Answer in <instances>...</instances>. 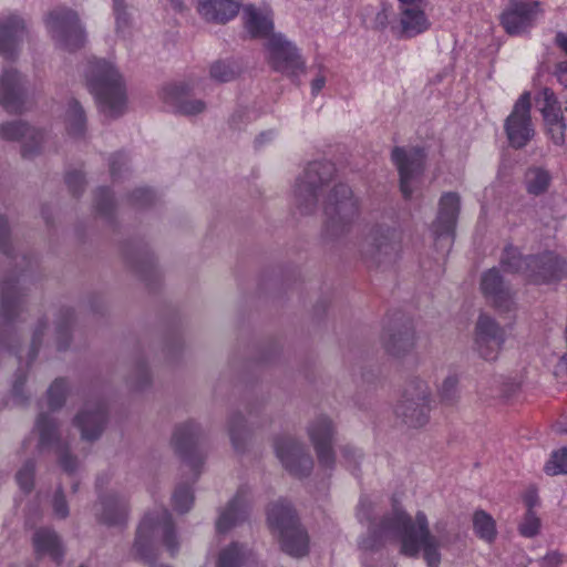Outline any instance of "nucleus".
<instances>
[{"mask_svg": "<svg viewBox=\"0 0 567 567\" xmlns=\"http://www.w3.org/2000/svg\"><path fill=\"white\" fill-rule=\"evenodd\" d=\"M62 466L66 470V471H71L73 468V461L69 460V458H64L62 461Z\"/></svg>", "mask_w": 567, "mask_h": 567, "instance_id": "nucleus-52", "label": "nucleus"}, {"mask_svg": "<svg viewBox=\"0 0 567 567\" xmlns=\"http://www.w3.org/2000/svg\"><path fill=\"white\" fill-rule=\"evenodd\" d=\"M267 59L275 71L287 75H297L303 62L297 49L281 34H272L266 43Z\"/></svg>", "mask_w": 567, "mask_h": 567, "instance_id": "nucleus-10", "label": "nucleus"}, {"mask_svg": "<svg viewBox=\"0 0 567 567\" xmlns=\"http://www.w3.org/2000/svg\"><path fill=\"white\" fill-rule=\"evenodd\" d=\"M390 19V12L388 9H382L377 13L375 22L379 28L384 29L386 28Z\"/></svg>", "mask_w": 567, "mask_h": 567, "instance_id": "nucleus-44", "label": "nucleus"}, {"mask_svg": "<svg viewBox=\"0 0 567 567\" xmlns=\"http://www.w3.org/2000/svg\"><path fill=\"white\" fill-rule=\"evenodd\" d=\"M37 429L40 431L41 434V444H44L47 442V431L44 426V419L40 417L37 422Z\"/></svg>", "mask_w": 567, "mask_h": 567, "instance_id": "nucleus-48", "label": "nucleus"}, {"mask_svg": "<svg viewBox=\"0 0 567 567\" xmlns=\"http://www.w3.org/2000/svg\"><path fill=\"white\" fill-rule=\"evenodd\" d=\"M86 81L105 115L116 116L122 113L125 106V92L122 78L112 64L104 60L90 63Z\"/></svg>", "mask_w": 567, "mask_h": 567, "instance_id": "nucleus-3", "label": "nucleus"}, {"mask_svg": "<svg viewBox=\"0 0 567 567\" xmlns=\"http://www.w3.org/2000/svg\"><path fill=\"white\" fill-rule=\"evenodd\" d=\"M33 545L39 555H49L58 560L61 557V544L58 536L48 529H40L33 537Z\"/></svg>", "mask_w": 567, "mask_h": 567, "instance_id": "nucleus-27", "label": "nucleus"}, {"mask_svg": "<svg viewBox=\"0 0 567 567\" xmlns=\"http://www.w3.org/2000/svg\"><path fill=\"white\" fill-rule=\"evenodd\" d=\"M457 379L455 377L446 378L439 390L441 402L444 404H451L455 399Z\"/></svg>", "mask_w": 567, "mask_h": 567, "instance_id": "nucleus-38", "label": "nucleus"}, {"mask_svg": "<svg viewBox=\"0 0 567 567\" xmlns=\"http://www.w3.org/2000/svg\"><path fill=\"white\" fill-rule=\"evenodd\" d=\"M548 475L567 474V447L554 451L544 466Z\"/></svg>", "mask_w": 567, "mask_h": 567, "instance_id": "nucleus-32", "label": "nucleus"}, {"mask_svg": "<svg viewBox=\"0 0 567 567\" xmlns=\"http://www.w3.org/2000/svg\"><path fill=\"white\" fill-rule=\"evenodd\" d=\"M333 172L334 167L331 163H311L296 186V198L299 207L308 213L319 197L327 194L324 213L334 223V214L344 219L357 212V204L347 185L340 184L329 188Z\"/></svg>", "mask_w": 567, "mask_h": 567, "instance_id": "nucleus-2", "label": "nucleus"}, {"mask_svg": "<svg viewBox=\"0 0 567 567\" xmlns=\"http://www.w3.org/2000/svg\"><path fill=\"white\" fill-rule=\"evenodd\" d=\"M270 529L278 534L281 548L292 557H301L308 553L309 539L307 533L300 527L293 512L285 503H276L268 511Z\"/></svg>", "mask_w": 567, "mask_h": 567, "instance_id": "nucleus-5", "label": "nucleus"}, {"mask_svg": "<svg viewBox=\"0 0 567 567\" xmlns=\"http://www.w3.org/2000/svg\"><path fill=\"white\" fill-rule=\"evenodd\" d=\"M526 505L528 506V511L524 516L522 523L519 524V533L524 537H534L539 533L540 529V519L538 516L532 511L533 505L535 504V497L528 496L525 499Z\"/></svg>", "mask_w": 567, "mask_h": 567, "instance_id": "nucleus-30", "label": "nucleus"}, {"mask_svg": "<svg viewBox=\"0 0 567 567\" xmlns=\"http://www.w3.org/2000/svg\"><path fill=\"white\" fill-rule=\"evenodd\" d=\"M326 84V79L324 76L320 75V76H317L312 82H311V90H312V94H318L321 89Z\"/></svg>", "mask_w": 567, "mask_h": 567, "instance_id": "nucleus-47", "label": "nucleus"}, {"mask_svg": "<svg viewBox=\"0 0 567 567\" xmlns=\"http://www.w3.org/2000/svg\"><path fill=\"white\" fill-rule=\"evenodd\" d=\"M155 535L163 537L166 548L172 554L176 551L171 516L167 511H161L156 517L146 515L141 522L135 540V548L141 555H144V547Z\"/></svg>", "mask_w": 567, "mask_h": 567, "instance_id": "nucleus-11", "label": "nucleus"}, {"mask_svg": "<svg viewBox=\"0 0 567 567\" xmlns=\"http://www.w3.org/2000/svg\"><path fill=\"white\" fill-rule=\"evenodd\" d=\"M0 136L8 141H22V152L24 156L29 155L32 151L29 147L30 143L38 145L39 140L42 138V135L38 131L18 122L1 125Z\"/></svg>", "mask_w": 567, "mask_h": 567, "instance_id": "nucleus-24", "label": "nucleus"}, {"mask_svg": "<svg viewBox=\"0 0 567 567\" xmlns=\"http://www.w3.org/2000/svg\"><path fill=\"white\" fill-rule=\"evenodd\" d=\"M163 100L176 109L177 112L186 115H195L205 109V104L199 101H190L188 92L184 86L173 85L164 89Z\"/></svg>", "mask_w": 567, "mask_h": 567, "instance_id": "nucleus-22", "label": "nucleus"}, {"mask_svg": "<svg viewBox=\"0 0 567 567\" xmlns=\"http://www.w3.org/2000/svg\"><path fill=\"white\" fill-rule=\"evenodd\" d=\"M45 23L52 39L61 49L74 51L83 45L85 34L76 13L72 10H54L49 14Z\"/></svg>", "mask_w": 567, "mask_h": 567, "instance_id": "nucleus-7", "label": "nucleus"}, {"mask_svg": "<svg viewBox=\"0 0 567 567\" xmlns=\"http://www.w3.org/2000/svg\"><path fill=\"white\" fill-rule=\"evenodd\" d=\"M243 21L246 31L252 38H265L269 39L271 37V31L274 28L272 22V13L271 11L264 7L257 8L255 6H246L243 10Z\"/></svg>", "mask_w": 567, "mask_h": 567, "instance_id": "nucleus-18", "label": "nucleus"}, {"mask_svg": "<svg viewBox=\"0 0 567 567\" xmlns=\"http://www.w3.org/2000/svg\"><path fill=\"white\" fill-rule=\"evenodd\" d=\"M53 509L58 517H65L68 515V506L62 495H56L53 501Z\"/></svg>", "mask_w": 567, "mask_h": 567, "instance_id": "nucleus-43", "label": "nucleus"}, {"mask_svg": "<svg viewBox=\"0 0 567 567\" xmlns=\"http://www.w3.org/2000/svg\"><path fill=\"white\" fill-rule=\"evenodd\" d=\"M505 342V332L493 318L481 315L475 326L474 344L478 354L495 360Z\"/></svg>", "mask_w": 567, "mask_h": 567, "instance_id": "nucleus-12", "label": "nucleus"}, {"mask_svg": "<svg viewBox=\"0 0 567 567\" xmlns=\"http://www.w3.org/2000/svg\"><path fill=\"white\" fill-rule=\"evenodd\" d=\"M392 159L400 174L401 190L405 197H409L412 194L411 184L422 172L424 154L419 148L396 147L392 152Z\"/></svg>", "mask_w": 567, "mask_h": 567, "instance_id": "nucleus-14", "label": "nucleus"}, {"mask_svg": "<svg viewBox=\"0 0 567 567\" xmlns=\"http://www.w3.org/2000/svg\"><path fill=\"white\" fill-rule=\"evenodd\" d=\"M551 176L543 167H530L525 173V187L528 194L538 196L546 193L550 186Z\"/></svg>", "mask_w": 567, "mask_h": 567, "instance_id": "nucleus-29", "label": "nucleus"}, {"mask_svg": "<svg viewBox=\"0 0 567 567\" xmlns=\"http://www.w3.org/2000/svg\"><path fill=\"white\" fill-rule=\"evenodd\" d=\"M556 43L559 48H561L567 53V34L558 33L556 35Z\"/></svg>", "mask_w": 567, "mask_h": 567, "instance_id": "nucleus-49", "label": "nucleus"}, {"mask_svg": "<svg viewBox=\"0 0 567 567\" xmlns=\"http://www.w3.org/2000/svg\"><path fill=\"white\" fill-rule=\"evenodd\" d=\"M246 501L243 496H236L228 505V507L220 514L217 520V530L224 533L231 526L236 525L237 522L245 518L246 514Z\"/></svg>", "mask_w": 567, "mask_h": 567, "instance_id": "nucleus-26", "label": "nucleus"}, {"mask_svg": "<svg viewBox=\"0 0 567 567\" xmlns=\"http://www.w3.org/2000/svg\"><path fill=\"white\" fill-rule=\"evenodd\" d=\"M24 35L23 21L17 16L0 18V54L11 58Z\"/></svg>", "mask_w": 567, "mask_h": 567, "instance_id": "nucleus-19", "label": "nucleus"}, {"mask_svg": "<svg viewBox=\"0 0 567 567\" xmlns=\"http://www.w3.org/2000/svg\"><path fill=\"white\" fill-rule=\"evenodd\" d=\"M530 93L524 92L516 101L505 122L508 141L516 148L525 146L535 134L530 118Z\"/></svg>", "mask_w": 567, "mask_h": 567, "instance_id": "nucleus-8", "label": "nucleus"}, {"mask_svg": "<svg viewBox=\"0 0 567 567\" xmlns=\"http://www.w3.org/2000/svg\"><path fill=\"white\" fill-rule=\"evenodd\" d=\"M22 96L21 79L17 71L6 70L0 79V104L7 110H20Z\"/></svg>", "mask_w": 567, "mask_h": 567, "instance_id": "nucleus-21", "label": "nucleus"}, {"mask_svg": "<svg viewBox=\"0 0 567 567\" xmlns=\"http://www.w3.org/2000/svg\"><path fill=\"white\" fill-rule=\"evenodd\" d=\"M424 0H398L400 7L423 3Z\"/></svg>", "mask_w": 567, "mask_h": 567, "instance_id": "nucleus-50", "label": "nucleus"}, {"mask_svg": "<svg viewBox=\"0 0 567 567\" xmlns=\"http://www.w3.org/2000/svg\"><path fill=\"white\" fill-rule=\"evenodd\" d=\"M395 413L405 424L420 427L427 423L430 415V389L422 380H412L404 389Z\"/></svg>", "mask_w": 567, "mask_h": 567, "instance_id": "nucleus-6", "label": "nucleus"}, {"mask_svg": "<svg viewBox=\"0 0 567 567\" xmlns=\"http://www.w3.org/2000/svg\"><path fill=\"white\" fill-rule=\"evenodd\" d=\"M540 112L544 122L556 121L557 118L564 117L558 105V101L553 91L544 89L542 91V107Z\"/></svg>", "mask_w": 567, "mask_h": 567, "instance_id": "nucleus-31", "label": "nucleus"}, {"mask_svg": "<svg viewBox=\"0 0 567 567\" xmlns=\"http://www.w3.org/2000/svg\"><path fill=\"white\" fill-rule=\"evenodd\" d=\"M556 76L563 85L567 86V62H561L557 65Z\"/></svg>", "mask_w": 567, "mask_h": 567, "instance_id": "nucleus-45", "label": "nucleus"}, {"mask_svg": "<svg viewBox=\"0 0 567 567\" xmlns=\"http://www.w3.org/2000/svg\"><path fill=\"white\" fill-rule=\"evenodd\" d=\"M443 536L431 534L429 520L423 512L416 513L412 519L404 511L395 507L381 525L372 530L371 537L361 543L365 550L374 548V542L399 543L400 553L409 557H417L422 551L429 567H439L441 555L439 548Z\"/></svg>", "mask_w": 567, "mask_h": 567, "instance_id": "nucleus-1", "label": "nucleus"}, {"mask_svg": "<svg viewBox=\"0 0 567 567\" xmlns=\"http://www.w3.org/2000/svg\"><path fill=\"white\" fill-rule=\"evenodd\" d=\"M76 425L85 440L96 439L103 430L104 415L101 410L85 411L75 419Z\"/></svg>", "mask_w": 567, "mask_h": 567, "instance_id": "nucleus-25", "label": "nucleus"}, {"mask_svg": "<svg viewBox=\"0 0 567 567\" xmlns=\"http://www.w3.org/2000/svg\"><path fill=\"white\" fill-rule=\"evenodd\" d=\"M33 465L25 464L17 474V482L23 491H30L33 484Z\"/></svg>", "mask_w": 567, "mask_h": 567, "instance_id": "nucleus-41", "label": "nucleus"}, {"mask_svg": "<svg viewBox=\"0 0 567 567\" xmlns=\"http://www.w3.org/2000/svg\"><path fill=\"white\" fill-rule=\"evenodd\" d=\"M563 555L558 551H549L545 555L539 564L542 567H558L563 564Z\"/></svg>", "mask_w": 567, "mask_h": 567, "instance_id": "nucleus-42", "label": "nucleus"}, {"mask_svg": "<svg viewBox=\"0 0 567 567\" xmlns=\"http://www.w3.org/2000/svg\"><path fill=\"white\" fill-rule=\"evenodd\" d=\"M546 131L550 140L556 145H563L565 142V130L566 124L564 117L557 118L556 121L545 122Z\"/></svg>", "mask_w": 567, "mask_h": 567, "instance_id": "nucleus-36", "label": "nucleus"}, {"mask_svg": "<svg viewBox=\"0 0 567 567\" xmlns=\"http://www.w3.org/2000/svg\"><path fill=\"white\" fill-rule=\"evenodd\" d=\"M474 534L482 540L492 544L497 536L496 522L485 511H476L472 518Z\"/></svg>", "mask_w": 567, "mask_h": 567, "instance_id": "nucleus-28", "label": "nucleus"}, {"mask_svg": "<svg viewBox=\"0 0 567 567\" xmlns=\"http://www.w3.org/2000/svg\"><path fill=\"white\" fill-rule=\"evenodd\" d=\"M481 289L485 297L493 301L496 307H502L511 300L509 291L505 288L497 269H489L483 275Z\"/></svg>", "mask_w": 567, "mask_h": 567, "instance_id": "nucleus-23", "label": "nucleus"}, {"mask_svg": "<svg viewBox=\"0 0 567 567\" xmlns=\"http://www.w3.org/2000/svg\"><path fill=\"white\" fill-rule=\"evenodd\" d=\"M171 6L174 10H182L183 9V1L182 0H169Z\"/></svg>", "mask_w": 567, "mask_h": 567, "instance_id": "nucleus-51", "label": "nucleus"}, {"mask_svg": "<svg viewBox=\"0 0 567 567\" xmlns=\"http://www.w3.org/2000/svg\"><path fill=\"white\" fill-rule=\"evenodd\" d=\"M238 74L237 69H235L228 62H216L210 68V76L217 82H228L234 80Z\"/></svg>", "mask_w": 567, "mask_h": 567, "instance_id": "nucleus-34", "label": "nucleus"}, {"mask_svg": "<svg viewBox=\"0 0 567 567\" xmlns=\"http://www.w3.org/2000/svg\"><path fill=\"white\" fill-rule=\"evenodd\" d=\"M114 11H115V16H116V24H117V28L120 29L122 23L126 22L124 14L122 12V0H114Z\"/></svg>", "mask_w": 567, "mask_h": 567, "instance_id": "nucleus-46", "label": "nucleus"}, {"mask_svg": "<svg viewBox=\"0 0 567 567\" xmlns=\"http://www.w3.org/2000/svg\"><path fill=\"white\" fill-rule=\"evenodd\" d=\"M244 558L245 551L234 544L221 551L217 567H239L244 564Z\"/></svg>", "mask_w": 567, "mask_h": 567, "instance_id": "nucleus-33", "label": "nucleus"}, {"mask_svg": "<svg viewBox=\"0 0 567 567\" xmlns=\"http://www.w3.org/2000/svg\"><path fill=\"white\" fill-rule=\"evenodd\" d=\"M460 206L461 199L456 193H445L442 195L437 217L433 226L437 238L445 237L449 243H452Z\"/></svg>", "mask_w": 567, "mask_h": 567, "instance_id": "nucleus-15", "label": "nucleus"}, {"mask_svg": "<svg viewBox=\"0 0 567 567\" xmlns=\"http://www.w3.org/2000/svg\"><path fill=\"white\" fill-rule=\"evenodd\" d=\"M309 435L317 450L320 463L327 466L330 465L333 460L330 447L332 439L331 422L326 417L319 419L310 426Z\"/></svg>", "mask_w": 567, "mask_h": 567, "instance_id": "nucleus-20", "label": "nucleus"}, {"mask_svg": "<svg viewBox=\"0 0 567 567\" xmlns=\"http://www.w3.org/2000/svg\"><path fill=\"white\" fill-rule=\"evenodd\" d=\"M65 390H66V384L63 380H55L51 384V386L48 391V395H49L50 404L52 406H58L61 404V402L64 398Z\"/></svg>", "mask_w": 567, "mask_h": 567, "instance_id": "nucleus-40", "label": "nucleus"}, {"mask_svg": "<svg viewBox=\"0 0 567 567\" xmlns=\"http://www.w3.org/2000/svg\"><path fill=\"white\" fill-rule=\"evenodd\" d=\"M198 14L207 22L225 24L239 13V0H194Z\"/></svg>", "mask_w": 567, "mask_h": 567, "instance_id": "nucleus-17", "label": "nucleus"}, {"mask_svg": "<svg viewBox=\"0 0 567 567\" xmlns=\"http://www.w3.org/2000/svg\"><path fill=\"white\" fill-rule=\"evenodd\" d=\"M431 20L423 3L400 7L398 23L392 32L401 39L415 38L431 29Z\"/></svg>", "mask_w": 567, "mask_h": 567, "instance_id": "nucleus-13", "label": "nucleus"}, {"mask_svg": "<svg viewBox=\"0 0 567 567\" xmlns=\"http://www.w3.org/2000/svg\"><path fill=\"white\" fill-rule=\"evenodd\" d=\"M502 266L508 271H522L534 284H550L560 280L567 274V264L554 252L523 257L516 250L509 249L502 260Z\"/></svg>", "mask_w": 567, "mask_h": 567, "instance_id": "nucleus-4", "label": "nucleus"}, {"mask_svg": "<svg viewBox=\"0 0 567 567\" xmlns=\"http://www.w3.org/2000/svg\"><path fill=\"white\" fill-rule=\"evenodd\" d=\"M68 122H70V130L74 133H81L84 127V114L78 102L70 103L68 111Z\"/></svg>", "mask_w": 567, "mask_h": 567, "instance_id": "nucleus-35", "label": "nucleus"}, {"mask_svg": "<svg viewBox=\"0 0 567 567\" xmlns=\"http://www.w3.org/2000/svg\"><path fill=\"white\" fill-rule=\"evenodd\" d=\"M126 517V509L124 506H118L114 503L106 505L103 513V522L109 525L122 523Z\"/></svg>", "mask_w": 567, "mask_h": 567, "instance_id": "nucleus-37", "label": "nucleus"}, {"mask_svg": "<svg viewBox=\"0 0 567 567\" xmlns=\"http://www.w3.org/2000/svg\"><path fill=\"white\" fill-rule=\"evenodd\" d=\"M540 13L539 4L528 0H511L499 17L501 25L509 35L530 30Z\"/></svg>", "mask_w": 567, "mask_h": 567, "instance_id": "nucleus-9", "label": "nucleus"}, {"mask_svg": "<svg viewBox=\"0 0 567 567\" xmlns=\"http://www.w3.org/2000/svg\"><path fill=\"white\" fill-rule=\"evenodd\" d=\"M193 501V494L188 487L178 488L173 496L175 508L182 513L190 508Z\"/></svg>", "mask_w": 567, "mask_h": 567, "instance_id": "nucleus-39", "label": "nucleus"}, {"mask_svg": "<svg viewBox=\"0 0 567 567\" xmlns=\"http://www.w3.org/2000/svg\"><path fill=\"white\" fill-rule=\"evenodd\" d=\"M276 453L282 465L292 474L301 476L310 471L311 458L303 454L301 446L291 439L276 442Z\"/></svg>", "mask_w": 567, "mask_h": 567, "instance_id": "nucleus-16", "label": "nucleus"}]
</instances>
